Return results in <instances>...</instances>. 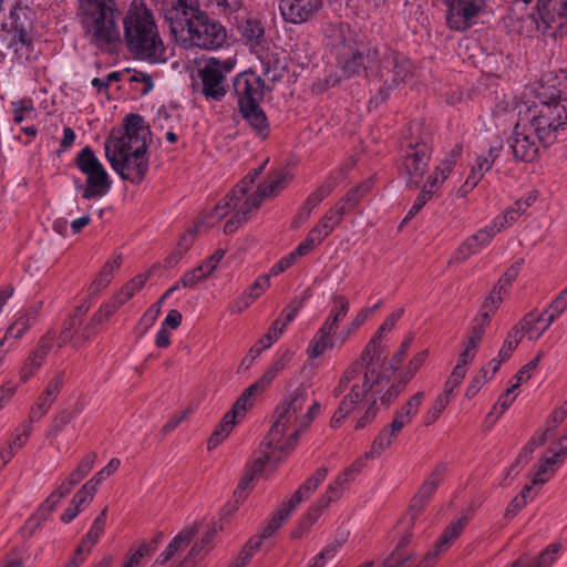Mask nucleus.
Masks as SVG:
<instances>
[{"mask_svg":"<svg viewBox=\"0 0 567 567\" xmlns=\"http://www.w3.org/2000/svg\"><path fill=\"white\" fill-rule=\"evenodd\" d=\"M481 249L478 247V245L476 244V241L470 236L468 238H466L461 245L460 247L456 249V251L453 254V259L455 261H464L466 260L467 258H470L471 256L480 252Z\"/></svg>","mask_w":567,"mask_h":567,"instance_id":"nucleus-59","label":"nucleus"},{"mask_svg":"<svg viewBox=\"0 0 567 567\" xmlns=\"http://www.w3.org/2000/svg\"><path fill=\"white\" fill-rule=\"evenodd\" d=\"M523 338L522 329H517V327H513L512 330L507 333V337L498 352V357L502 360H507L512 352L516 349Z\"/></svg>","mask_w":567,"mask_h":567,"instance_id":"nucleus-51","label":"nucleus"},{"mask_svg":"<svg viewBox=\"0 0 567 567\" xmlns=\"http://www.w3.org/2000/svg\"><path fill=\"white\" fill-rule=\"evenodd\" d=\"M567 309V289L565 288L545 310L548 315V323H553Z\"/></svg>","mask_w":567,"mask_h":567,"instance_id":"nucleus-56","label":"nucleus"},{"mask_svg":"<svg viewBox=\"0 0 567 567\" xmlns=\"http://www.w3.org/2000/svg\"><path fill=\"white\" fill-rule=\"evenodd\" d=\"M528 207L529 203L518 199L512 206L506 208L502 215L496 216L493 219L492 225L495 226L498 233H501L504 228L515 223Z\"/></svg>","mask_w":567,"mask_h":567,"instance_id":"nucleus-36","label":"nucleus"},{"mask_svg":"<svg viewBox=\"0 0 567 567\" xmlns=\"http://www.w3.org/2000/svg\"><path fill=\"white\" fill-rule=\"evenodd\" d=\"M123 29L126 48L135 59L153 64L166 62V47L144 0L131 2L123 17Z\"/></svg>","mask_w":567,"mask_h":567,"instance_id":"nucleus-2","label":"nucleus"},{"mask_svg":"<svg viewBox=\"0 0 567 567\" xmlns=\"http://www.w3.org/2000/svg\"><path fill=\"white\" fill-rule=\"evenodd\" d=\"M550 324L551 323H548V317L545 319L544 315H536L532 311L524 316L516 327L517 329H522V334L526 333L529 340H536Z\"/></svg>","mask_w":567,"mask_h":567,"instance_id":"nucleus-32","label":"nucleus"},{"mask_svg":"<svg viewBox=\"0 0 567 567\" xmlns=\"http://www.w3.org/2000/svg\"><path fill=\"white\" fill-rule=\"evenodd\" d=\"M292 358V354L289 351H286L281 354V357L275 361L267 371L255 382L259 389L265 391L270 383L275 380V378L285 370L287 363Z\"/></svg>","mask_w":567,"mask_h":567,"instance_id":"nucleus-41","label":"nucleus"},{"mask_svg":"<svg viewBox=\"0 0 567 567\" xmlns=\"http://www.w3.org/2000/svg\"><path fill=\"white\" fill-rule=\"evenodd\" d=\"M466 367L467 365L457 362L450 378L445 382L444 391L441 394H445L450 400L452 399L454 390L461 384L466 374Z\"/></svg>","mask_w":567,"mask_h":567,"instance_id":"nucleus-49","label":"nucleus"},{"mask_svg":"<svg viewBox=\"0 0 567 567\" xmlns=\"http://www.w3.org/2000/svg\"><path fill=\"white\" fill-rule=\"evenodd\" d=\"M347 168L338 167L329 173L326 179L307 197V214L317 208L329 197L338 185L346 178Z\"/></svg>","mask_w":567,"mask_h":567,"instance_id":"nucleus-23","label":"nucleus"},{"mask_svg":"<svg viewBox=\"0 0 567 567\" xmlns=\"http://www.w3.org/2000/svg\"><path fill=\"white\" fill-rule=\"evenodd\" d=\"M31 9L28 6H22L20 2L16 3L10 12L13 29H22L31 27L30 19Z\"/></svg>","mask_w":567,"mask_h":567,"instance_id":"nucleus-54","label":"nucleus"},{"mask_svg":"<svg viewBox=\"0 0 567 567\" xmlns=\"http://www.w3.org/2000/svg\"><path fill=\"white\" fill-rule=\"evenodd\" d=\"M262 204L261 197L258 196L257 193H255L250 197H244L240 202H238L237 207L234 206H226V197L217 204L215 210L218 217H224L229 209H235V213L239 215L241 220L245 223L248 220L250 213L254 209H258Z\"/></svg>","mask_w":567,"mask_h":567,"instance_id":"nucleus-30","label":"nucleus"},{"mask_svg":"<svg viewBox=\"0 0 567 567\" xmlns=\"http://www.w3.org/2000/svg\"><path fill=\"white\" fill-rule=\"evenodd\" d=\"M266 163L267 162H265L260 167L254 169V172L249 173L246 177H244L241 182L237 186H235V188L229 194L226 195V206L237 207L238 202H240L245 196H247L248 190L251 188L257 176H259V174L262 172Z\"/></svg>","mask_w":567,"mask_h":567,"instance_id":"nucleus-35","label":"nucleus"},{"mask_svg":"<svg viewBox=\"0 0 567 567\" xmlns=\"http://www.w3.org/2000/svg\"><path fill=\"white\" fill-rule=\"evenodd\" d=\"M331 302L332 306L329 316L309 344L308 353L310 358H318L327 349H333L336 347L333 336H336L339 322L342 321L349 312L350 302L346 296L334 293L331 297Z\"/></svg>","mask_w":567,"mask_h":567,"instance_id":"nucleus-10","label":"nucleus"},{"mask_svg":"<svg viewBox=\"0 0 567 567\" xmlns=\"http://www.w3.org/2000/svg\"><path fill=\"white\" fill-rule=\"evenodd\" d=\"M546 81L548 86L554 90L548 97H554L555 102L563 104L567 109V71L560 70Z\"/></svg>","mask_w":567,"mask_h":567,"instance_id":"nucleus-40","label":"nucleus"},{"mask_svg":"<svg viewBox=\"0 0 567 567\" xmlns=\"http://www.w3.org/2000/svg\"><path fill=\"white\" fill-rule=\"evenodd\" d=\"M96 493V488L90 485L87 482L75 493L71 503L74 507H81L87 503H90Z\"/></svg>","mask_w":567,"mask_h":567,"instance_id":"nucleus-63","label":"nucleus"},{"mask_svg":"<svg viewBox=\"0 0 567 567\" xmlns=\"http://www.w3.org/2000/svg\"><path fill=\"white\" fill-rule=\"evenodd\" d=\"M424 399V392L419 391L412 395L395 413L393 419L402 425H408L416 415Z\"/></svg>","mask_w":567,"mask_h":567,"instance_id":"nucleus-37","label":"nucleus"},{"mask_svg":"<svg viewBox=\"0 0 567 567\" xmlns=\"http://www.w3.org/2000/svg\"><path fill=\"white\" fill-rule=\"evenodd\" d=\"M307 400L308 392L303 385L284 395L275 409V421L266 437V445L275 446L286 453L295 449L301 433L306 430L300 426L299 421Z\"/></svg>","mask_w":567,"mask_h":567,"instance_id":"nucleus-4","label":"nucleus"},{"mask_svg":"<svg viewBox=\"0 0 567 567\" xmlns=\"http://www.w3.org/2000/svg\"><path fill=\"white\" fill-rule=\"evenodd\" d=\"M358 373L346 384H342L343 377L347 369L341 374L338 384L332 390V395L339 398L347 390L346 393L331 417V426L338 427L341 422L362 402L363 398L371 392L372 394L379 393L382 390V384L389 382V378L382 373L383 365L372 361H363Z\"/></svg>","mask_w":567,"mask_h":567,"instance_id":"nucleus-5","label":"nucleus"},{"mask_svg":"<svg viewBox=\"0 0 567 567\" xmlns=\"http://www.w3.org/2000/svg\"><path fill=\"white\" fill-rule=\"evenodd\" d=\"M446 11V25L458 32H464L477 23L484 11L485 0H442Z\"/></svg>","mask_w":567,"mask_h":567,"instance_id":"nucleus-14","label":"nucleus"},{"mask_svg":"<svg viewBox=\"0 0 567 567\" xmlns=\"http://www.w3.org/2000/svg\"><path fill=\"white\" fill-rule=\"evenodd\" d=\"M403 427L404 425L392 419L391 423L379 432L370 450L364 453V457L368 460L379 458L392 445Z\"/></svg>","mask_w":567,"mask_h":567,"instance_id":"nucleus-26","label":"nucleus"},{"mask_svg":"<svg viewBox=\"0 0 567 567\" xmlns=\"http://www.w3.org/2000/svg\"><path fill=\"white\" fill-rule=\"evenodd\" d=\"M122 264V257L117 256L113 260L105 262L97 277L91 285L93 293H96L104 289L112 280L114 271L120 268Z\"/></svg>","mask_w":567,"mask_h":567,"instance_id":"nucleus-43","label":"nucleus"},{"mask_svg":"<svg viewBox=\"0 0 567 567\" xmlns=\"http://www.w3.org/2000/svg\"><path fill=\"white\" fill-rule=\"evenodd\" d=\"M537 10L548 27L567 25V0H537Z\"/></svg>","mask_w":567,"mask_h":567,"instance_id":"nucleus-25","label":"nucleus"},{"mask_svg":"<svg viewBox=\"0 0 567 567\" xmlns=\"http://www.w3.org/2000/svg\"><path fill=\"white\" fill-rule=\"evenodd\" d=\"M118 16L115 1L79 0L78 17L84 38L101 51L110 52L120 42Z\"/></svg>","mask_w":567,"mask_h":567,"instance_id":"nucleus-3","label":"nucleus"},{"mask_svg":"<svg viewBox=\"0 0 567 567\" xmlns=\"http://www.w3.org/2000/svg\"><path fill=\"white\" fill-rule=\"evenodd\" d=\"M64 378L65 372L60 371L56 373L47 384L45 389L43 390L42 394L44 398L49 399L54 403V401L58 398V394L60 393L63 384H64Z\"/></svg>","mask_w":567,"mask_h":567,"instance_id":"nucleus-60","label":"nucleus"},{"mask_svg":"<svg viewBox=\"0 0 567 567\" xmlns=\"http://www.w3.org/2000/svg\"><path fill=\"white\" fill-rule=\"evenodd\" d=\"M328 474V468H318L291 496L288 501L290 508H296L302 501L307 499L310 494L317 489Z\"/></svg>","mask_w":567,"mask_h":567,"instance_id":"nucleus-31","label":"nucleus"},{"mask_svg":"<svg viewBox=\"0 0 567 567\" xmlns=\"http://www.w3.org/2000/svg\"><path fill=\"white\" fill-rule=\"evenodd\" d=\"M363 54L364 52L359 49H350L349 53L339 56V63L347 76L358 75L362 69L364 70Z\"/></svg>","mask_w":567,"mask_h":567,"instance_id":"nucleus-38","label":"nucleus"},{"mask_svg":"<svg viewBox=\"0 0 567 567\" xmlns=\"http://www.w3.org/2000/svg\"><path fill=\"white\" fill-rule=\"evenodd\" d=\"M262 392L256 383H252L239 395L228 413L240 422L248 409L252 406L254 399Z\"/></svg>","mask_w":567,"mask_h":567,"instance_id":"nucleus-34","label":"nucleus"},{"mask_svg":"<svg viewBox=\"0 0 567 567\" xmlns=\"http://www.w3.org/2000/svg\"><path fill=\"white\" fill-rule=\"evenodd\" d=\"M238 110L243 118L260 137L266 138L270 128L266 113L260 107L265 96V82L255 72L239 73L233 82Z\"/></svg>","mask_w":567,"mask_h":567,"instance_id":"nucleus-7","label":"nucleus"},{"mask_svg":"<svg viewBox=\"0 0 567 567\" xmlns=\"http://www.w3.org/2000/svg\"><path fill=\"white\" fill-rule=\"evenodd\" d=\"M369 181L350 188L338 202L329 207L319 221L310 229L305 240L291 251L296 258L306 256L339 227L346 215L355 210L362 198L370 192Z\"/></svg>","mask_w":567,"mask_h":567,"instance_id":"nucleus-6","label":"nucleus"},{"mask_svg":"<svg viewBox=\"0 0 567 567\" xmlns=\"http://www.w3.org/2000/svg\"><path fill=\"white\" fill-rule=\"evenodd\" d=\"M560 545L559 544H553L547 549L542 551L537 558V561L534 566L533 565V557L529 554H524L520 557H518L516 560H519L523 557H528L529 561L525 567H550V565L555 560V555L559 550Z\"/></svg>","mask_w":567,"mask_h":567,"instance_id":"nucleus-50","label":"nucleus"},{"mask_svg":"<svg viewBox=\"0 0 567 567\" xmlns=\"http://www.w3.org/2000/svg\"><path fill=\"white\" fill-rule=\"evenodd\" d=\"M75 165L86 176L85 184H78L76 190H82L84 199L101 198L110 189L112 182L110 176L90 146L82 148L75 159Z\"/></svg>","mask_w":567,"mask_h":567,"instance_id":"nucleus-9","label":"nucleus"},{"mask_svg":"<svg viewBox=\"0 0 567 567\" xmlns=\"http://www.w3.org/2000/svg\"><path fill=\"white\" fill-rule=\"evenodd\" d=\"M467 522V516H463L455 523H452L450 526H447L442 536L436 542L434 549L425 555L424 566L422 567H431L434 564V560L442 553L446 551L451 544L460 537Z\"/></svg>","mask_w":567,"mask_h":567,"instance_id":"nucleus-24","label":"nucleus"},{"mask_svg":"<svg viewBox=\"0 0 567 567\" xmlns=\"http://www.w3.org/2000/svg\"><path fill=\"white\" fill-rule=\"evenodd\" d=\"M151 272H144L135 276L133 279L127 281L121 290L113 296L111 301L114 306L120 309L123 305H125L133 296L140 291L146 284L150 278Z\"/></svg>","mask_w":567,"mask_h":567,"instance_id":"nucleus-33","label":"nucleus"},{"mask_svg":"<svg viewBox=\"0 0 567 567\" xmlns=\"http://www.w3.org/2000/svg\"><path fill=\"white\" fill-rule=\"evenodd\" d=\"M409 543V538L404 537L400 540L396 549L391 555L390 558H388L380 567H411L409 564L410 557L404 558V555L402 554L401 549L402 547L406 546ZM424 566V559L419 565V567Z\"/></svg>","mask_w":567,"mask_h":567,"instance_id":"nucleus-55","label":"nucleus"},{"mask_svg":"<svg viewBox=\"0 0 567 567\" xmlns=\"http://www.w3.org/2000/svg\"><path fill=\"white\" fill-rule=\"evenodd\" d=\"M185 31L190 45L203 50H216L227 39L225 27L205 11H200L187 24Z\"/></svg>","mask_w":567,"mask_h":567,"instance_id":"nucleus-12","label":"nucleus"},{"mask_svg":"<svg viewBox=\"0 0 567 567\" xmlns=\"http://www.w3.org/2000/svg\"><path fill=\"white\" fill-rule=\"evenodd\" d=\"M323 7V0H280V13L286 22L301 24L311 20Z\"/></svg>","mask_w":567,"mask_h":567,"instance_id":"nucleus-21","label":"nucleus"},{"mask_svg":"<svg viewBox=\"0 0 567 567\" xmlns=\"http://www.w3.org/2000/svg\"><path fill=\"white\" fill-rule=\"evenodd\" d=\"M52 404V401L44 398L43 395H40L37 402L31 406L27 422L32 424L33 422L40 421L49 412Z\"/></svg>","mask_w":567,"mask_h":567,"instance_id":"nucleus-58","label":"nucleus"},{"mask_svg":"<svg viewBox=\"0 0 567 567\" xmlns=\"http://www.w3.org/2000/svg\"><path fill=\"white\" fill-rule=\"evenodd\" d=\"M73 415L69 411H63L59 413L52 421L47 436L48 437H56L59 433L72 421Z\"/></svg>","mask_w":567,"mask_h":567,"instance_id":"nucleus-62","label":"nucleus"},{"mask_svg":"<svg viewBox=\"0 0 567 567\" xmlns=\"http://www.w3.org/2000/svg\"><path fill=\"white\" fill-rule=\"evenodd\" d=\"M433 194L432 188L430 185L425 184L421 190V193L417 195L416 199L414 200L412 207L408 212L406 216L404 217L401 226L406 223L409 219L413 218L422 208L423 206L431 199Z\"/></svg>","mask_w":567,"mask_h":567,"instance_id":"nucleus-57","label":"nucleus"},{"mask_svg":"<svg viewBox=\"0 0 567 567\" xmlns=\"http://www.w3.org/2000/svg\"><path fill=\"white\" fill-rule=\"evenodd\" d=\"M430 157V146L425 141L412 138L406 144L403 167L410 186H417L422 182L427 171Z\"/></svg>","mask_w":567,"mask_h":567,"instance_id":"nucleus-17","label":"nucleus"},{"mask_svg":"<svg viewBox=\"0 0 567 567\" xmlns=\"http://www.w3.org/2000/svg\"><path fill=\"white\" fill-rule=\"evenodd\" d=\"M403 315V309L392 312L385 321L379 327L375 334L368 342L360 357L353 361L348 368L343 377L342 384L350 381L359 371L363 361H372L380 365L384 364L385 353L383 351L381 340L385 331H390Z\"/></svg>","mask_w":567,"mask_h":567,"instance_id":"nucleus-13","label":"nucleus"},{"mask_svg":"<svg viewBox=\"0 0 567 567\" xmlns=\"http://www.w3.org/2000/svg\"><path fill=\"white\" fill-rule=\"evenodd\" d=\"M458 156H460V151H453L435 168L434 175L429 177L426 184L430 185L431 188H433L437 185V183H442L443 181H445L446 177L449 176V174L452 172Z\"/></svg>","mask_w":567,"mask_h":567,"instance_id":"nucleus-45","label":"nucleus"},{"mask_svg":"<svg viewBox=\"0 0 567 567\" xmlns=\"http://www.w3.org/2000/svg\"><path fill=\"white\" fill-rule=\"evenodd\" d=\"M238 422V420H236L233 415H230L227 412L221 419V421L218 423L214 432L210 434L207 442L208 450H213L218 444H220L229 435V433Z\"/></svg>","mask_w":567,"mask_h":567,"instance_id":"nucleus-39","label":"nucleus"},{"mask_svg":"<svg viewBox=\"0 0 567 567\" xmlns=\"http://www.w3.org/2000/svg\"><path fill=\"white\" fill-rule=\"evenodd\" d=\"M450 401L445 394H439L432 406L424 414V425L429 426L436 422Z\"/></svg>","mask_w":567,"mask_h":567,"instance_id":"nucleus-52","label":"nucleus"},{"mask_svg":"<svg viewBox=\"0 0 567 567\" xmlns=\"http://www.w3.org/2000/svg\"><path fill=\"white\" fill-rule=\"evenodd\" d=\"M435 491L436 489L433 488L431 484L423 482L420 489L411 501L410 511L414 513L412 516L413 519L415 518L416 514L420 513L426 505Z\"/></svg>","mask_w":567,"mask_h":567,"instance_id":"nucleus-47","label":"nucleus"},{"mask_svg":"<svg viewBox=\"0 0 567 567\" xmlns=\"http://www.w3.org/2000/svg\"><path fill=\"white\" fill-rule=\"evenodd\" d=\"M123 130L118 136L111 134L106 137L105 157L122 179L138 185L148 172L151 131L143 116L135 113L125 116Z\"/></svg>","mask_w":567,"mask_h":567,"instance_id":"nucleus-1","label":"nucleus"},{"mask_svg":"<svg viewBox=\"0 0 567 567\" xmlns=\"http://www.w3.org/2000/svg\"><path fill=\"white\" fill-rule=\"evenodd\" d=\"M236 61L228 58L218 60L209 58L198 69L200 79V92L206 100L221 101L228 92L227 74L235 68Z\"/></svg>","mask_w":567,"mask_h":567,"instance_id":"nucleus-11","label":"nucleus"},{"mask_svg":"<svg viewBox=\"0 0 567 567\" xmlns=\"http://www.w3.org/2000/svg\"><path fill=\"white\" fill-rule=\"evenodd\" d=\"M198 532L197 525L182 529L167 545L166 549L157 557L156 563L166 564L173 558L181 548L186 547L193 540Z\"/></svg>","mask_w":567,"mask_h":567,"instance_id":"nucleus-29","label":"nucleus"},{"mask_svg":"<svg viewBox=\"0 0 567 567\" xmlns=\"http://www.w3.org/2000/svg\"><path fill=\"white\" fill-rule=\"evenodd\" d=\"M270 286L269 276H260L251 286L248 287L231 305L233 313H240L247 309L259 296H261Z\"/></svg>","mask_w":567,"mask_h":567,"instance_id":"nucleus-28","label":"nucleus"},{"mask_svg":"<svg viewBox=\"0 0 567 567\" xmlns=\"http://www.w3.org/2000/svg\"><path fill=\"white\" fill-rule=\"evenodd\" d=\"M508 145L514 158L522 162H533L538 155L542 143L538 142L535 133L520 118L514 127Z\"/></svg>","mask_w":567,"mask_h":567,"instance_id":"nucleus-19","label":"nucleus"},{"mask_svg":"<svg viewBox=\"0 0 567 567\" xmlns=\"http://www.w3.org/2000/svg\"><path fill=\"white\" fill-rule=\"evenodd\" d=\"M527 125L538 142L548 147L557 140V134L567 126V109L554 97L534 103L526 112Z\"/></svg>","mask_w":567,"mask_h":567,"instance_id":"nucleus-8","label":"nucleus"},{"mask_svg":"<svg viewBox=\"0 0 567 567\" xmlns=\"http://www.w3.org/2000/svg\"><path fill=\"white\" fill-rule=\"evenodd\" d=\"M556 463L557 462L551 456L540 458L537 464V470L533 475L532 483L534 485L545 484L554 475L555 470L551 468V466Z\"/></svg>","mask_w":567,"mask_h":567,"instance_id":"nucleus-48","label":"nucleus"},{"mask_svg":"<svg viewBox=\"0 0 567 567\" xmlns=\"http://www.w3.org/2000/svg\"><path fill=\"white\" fill-rule=\"evenodd\" d=\"M295 508H290L289 503H284L270 517L267 525L264 527L262 537H271L278 528L288 519Z\"/></svg>","mask_w":567,"mask_h":567,"instance_id":"nucleus-46","label":"nucleus"},{"mask_svg":"<svg viewBox=\"0 0 567 567\" xmlns=\"http://www.w3.org/2000/svg\"><path fill=\"white\" fill-rule=\"evenodd\" d=\"M493 166V159H489L485 156H478L476 163L471 169L470 175L467 176L463 188L466 190L473 189L478 182L483 178L485 173H487Z\"/></svg>","mask_w":567,"mask_h":567,"instance_id":"nucleus-44","label":"nucleus"},{"mask_svg":"<svg viewBox=\"0 0 567 567\" xmlns=\"http://www.w3.org/2000/svg\"><path fill=\"white\" fill-rule=\"evenodd\" d=\"M381 79H384V86L381 87L380 93L383 94L385 84L389 81L388 75H391L393 85H398L402 82L408 81L413 74L412 62L399 53L388 50L381 62V69L379 70Z\"/></svg>","mask_w":567,"mask_h":567,"instance_id":"nucleus-20","label":"nucleus"},{"mask_svg":"<svg viewBox=\"0 0 567 567\" xmlns=\"http://www.w3.org/2000/svg\"><path fill=\"white\" fill-rule=\"evenodd\" d=\"M86 311L87 307L79 306L65 321L59 336L58 348L70 343L74 349H80L97 333L99 327L92 319L83 324Z\"/></svg>","mask_w":567,"mask_h":567,"instance_id":"nucleus-15","label":"nucleus"},{"mask_svg":"<svg viewBox=\"0 0 567 567\" xmlns=\"http://www.w3.org/2000/svg\"><path fill=\"white\" fill-rule=\"evenodd\" d=\"M54 339L55 334L52 331H48L39 339L34 349L22 363L20 369L21 382H27L42 367L53 348Z\"/></svg>","mask_w":567,"mask_h":567,"instance_id":"nucleus-22","label":"nucleus"},{"mask_svg":"<svg viewBox=\"0 0 567 567\" xmlns=\"http://www.w3.org/2000/svg\"><path fill=\"white\" fill-rule=\"evenodd\" d=\"M284 181L285 175L277 173L276 175L271 176L267 183L259 185L256 193L261 197V200L264 202L266 197L276 195L284 188Z\"/></svg>","mask_w":567,"mask_h":567,"instance_id":"nucleus-53","label":"nucleus"},{"mask_svg":"<svg viewBox=\"0 0 567 567\" xmlns=\"http://www.w3.org/2000/svg\"><path fill=\"white\" fill-rule=\"evenodd\" d=\"M162 13L174 34L185 32L187 24L202 11L198 0H162Z\"/></svg>","mask_w":567,"mask_h":567,"instance_id":"nucleus-18","label":"nucleus"},{"mask_svg":"<svg viewBox=\"0 0 567 567\" xmlns=\"http://www.w3.org/2000/svg\"><path fill=\"white\" fill-rule=\"evenodd\" d=\"M121 465V461L116 457L112 458L109 464L99 471L87 483L97 489V486L109 476L114 474Z\"/></svg>","mask_w":567,"mask_h":567,"instance_id":"nucleus-61","label":"nucleus"},{"mask_svg":"<svg viewBox=\"0 0 567 567\" xmlns=\"http://www.w3.org/2000/svg\"><path fill=\"white\" fill-rule=\"evenodd\" d=\"M208 276L204 272V267H195L187 271L179 280V284L184 288H194L198 282L207 278Z\"/></svg>","mask_w":567,"mask_h":567,"instance_id":"nucleus-64","label":"nucleus"},{"mask_svg":"<svg viewBox=\"0 0 567 567\" xmlns=\"http://www.w3.org/2000/svg\"><path fill=\"white\" fill-rule=\"evenodd\" d=\"M240 35L244 42L250 47L255 53H259L267 44L265 29L260 21L248 19L239 27Z\"/></svg>","mask_w":567,"mask_h":567,"instance_id":"nucleus-27","label":"nucleus"},{"mask_svg":"<svg viewBox=\"0 0 567 567\" xmlns=\"http://www.w3.org/2000/svg\"><path fill=\"white\" fill-rule=\"evenodd\" d=\"M279 323L280 319L275 320L267 333L250 348V354H252L250 362H252L264 350L268 349L281 336L284 331L282 328H279Z\"/></svg>","mask_w":567,"mask_h":567,"instance_id":"nucleus-42","label":"nucleus"},{"mask_svg":"<svg viewBox=\"0 0 567 567\" xmlns=\"http://www.w3.org/2000/svg\"><path fill=\"white\" fill-rule=\"evenodd\" d=\"M368 458L363 456L355 460L349 467L344 468L340 473L333 483L329 484L326 494L318 499V502L311 507L308 517L311 523H315L320 516L322 509L327 508L331 502L339 499L343 492L347 489L348 484L353 481L362 468L365 466Z\"/></svg>","mask_w":567,"mask_h":567,"instance_id":"nucleus-16","label":"nucleus"}]
</instances>
